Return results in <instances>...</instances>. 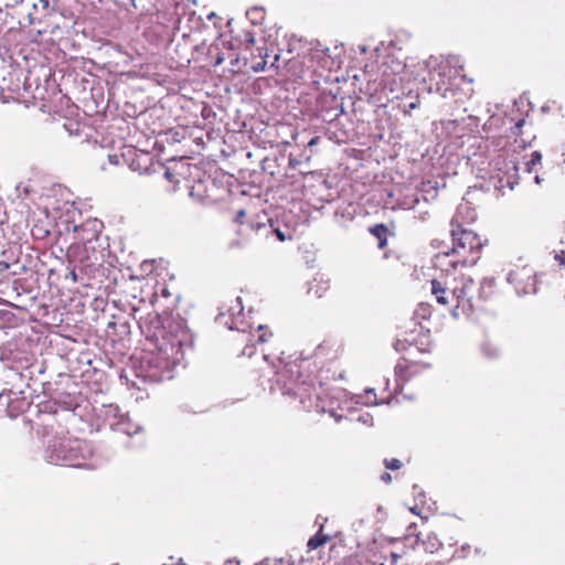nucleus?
<instances>
[{"label": "nucleus", "mask_w": 565, "mask_h": 565, "mask_svg": "<svg viewBox=\"0 0 565 565\" xmlns=\"http://www.w3.org/2000/svg\"><path fill=\"white\" fill-rule=\"evenodd\" d=\"M384 465L387 469H391V470H397L402 467V462L398 459H391V460L385 459Z\"/></svg>", "instance_id": "17"}, {"label": "nucleus", "mask_w": 565, "mask_h": 565, "mask_svg": "<svg viewBox=\"0 0 565 565\" xmlns=\"http://www.w3.org/2000/svg\"><path fill=\"white\" fill-rule=\"evenodd\" d=\"M242 354L248 358H252L254 355V343L249 344L247 343L245 348L242 351Z\"/></svg>", "instance_id": "18"}, {"label": "nucleus", "mask_w": 565, "mask_h": 565, "mask_svg": "<svg viewBox=\"0 0 565 565\" xmlns=\"http://www.w3.org/2000/svg\"><path fill=\"white\" fill-rule=\"evenodd\" d=\"M328 289H329L328 281H324L322 279H320V280L315 279L308 288V294L316 298H321L324 296V294L328 291Z\"/></svg>", "instance_id": "8"}, {"label": "nucleus", "mask_w": 565, "mask_h": 565, "mask_svg": "<svg viewBox=\"0 0 565 565\" xmlns=\"http://www.w3.org/2000/svg\"><path fill=\"white\" fill-rule=\"evenodd\" d=\"M527 111H523L515 102L500 120V130L507 136L497 138V147H500L497 154V179L499 185L497 190H512L519 182L520 163L523 164L524 172L531 174L536 172V167L541 166L542 154L533 151L527 159L526 140L522 138V127L526 122Z\"/></svg>", "instance_id": "1"}, {"label": "nucleus", "mask_w": 565, "mask_h": 565, "mask_svg": "<svg viewBox=\"0 0 565 565\" xmlns=\"http://www.w3.org/2000/svg\"><path fill=\"white\" fill-rule=\"evenodd\" d=\"M481 352L483 355L488 359H491L493 356V347L490 341H486L481 344Z\"/></svg>", "instance_id": "16"}, {"label": "nucleus", "mask_w": 565, "mask_h": 565, "mask_svg": "<svg viewBox=\"0 0 565 565\" xmlns=\"http://www.w3.org/2000/svg\"><path fill=\"white\" fill-rule=\"evenodd\" d=\"M264 328H265V327H264L263 324H259V326L257 327V331H258V332H259V331H263V330H264Z\"/></svg>", "instance_id": "33"}, {"label": "nucleus", "mask_w": 565, "mask_h": 565, "mask_svg": "<svg viewBox=\"0 0 565 565\" xmlns=\"http://www.w3.org/2000/svg\"><path fill=\"white\" fill-rule=\"evenodd\" d=\"M381 480H382V481H384V482H386V483H388V482H391L392 477H391V475H390L388 472H383V473L381 475Z\"/></svg>", "instance_id": "22"}, {"label": "nucleus", "mask_w": 565, "mask_h": 565, "mask_svg": "<svg viewBox=\"0 0 565 565\" xmlns=\"http://www.w3.org/2000/svg\"><path fill=\"white\" fill-rule=\"evenodd\" d=\"M33 10L41 11L43 13V17H46L50 13V0H39L38 2L33 3Z\"/></svg>", "instance_id": "15"}, {"label": "nucleus", "mask_w": 565, "mask_h": 565, "mask_svg": "<svg viewBox=\"0 0 565 565\" xmlns=\"http://www.w3.org/2000/svg\"><path fill=\"white\" fill-rule=\"evenodd\" d=\"M245 211L244 210H239L237 213H236V217H235V221L236 222H242L243 217L245 216Z\"/></svg>", "instance_id": "23"}, {"label": "nucleus", "mask_w": 565, "mask_h": 565, "mask_svg": "<svg viewBox=\"0 0 565 565\" xmlns=\"http://www.w3.org/2000/svg\"><path fill=\"white\" fill-rule=\"evenodd\" d=\"M452 316H454V317H457V316H458V315H457L456 309H455V310H452Z\"/></svg>", "instance_id": "37"}, {"label": "nucleus", "mask_w": 565, "mask_h": 565, "mask_svg": "<svg viewBox=\"0 0 565 565\" xmlns=\"http://www.w3.org/2000/svg\"><path fill=\"white\" fill-rule=\"evenodd\" d=\"M397 67L402 70V68H403V65L398 63V64H397Z\"/></svg>", "instance_id": "38"}, {"label": "nucleus", "mask_w": 565, "mask_h": 565, "mask_svg": "<svg viewBox=\"0 0 565 565\" xmlns=\"http://www.w3.org/2000/svg\"><path fill=\"white\" fill-rule=\"evenodd\" d=\"M322 526L323 524H320V530L318 531V533H316L312 537L309 539L307 544L309 550H316L323 545L324 543H327V541L329 540V535L322 534Z\"/></svg>", "instance_id": "11"}, {"label": "nucleus", "mask_w": 565, "mask_h": 565, "mask_svg": "<svg viewBox=\"0 0 565 565\" xmlns=\"http://www.w3.org/2000/svg\"><path fill=\"white\" fill-rule=\"evenodd\" d=\"M268 225L270 227L271 233H274L276 235L278 241L285 242L286 239L292 238L291 231L287 226H285V230H282L278 225V222H276L271 218L268 220Z\"/></svg>", "instance_id": "7"}, {"label": "nucleus", "mask_w": 565, "mask_h": 565, "mask_svg": "<svg viewBox=\"0 0 565 565\" xmlns=\"http://www.w3.org/2000/svg\"><path fill=\"white\" fill-rule=\"evenodd\" d=\"M431 294L436 296V300L440 305H448L449 299L447 295V289L443 287L441 282L437 280L431 281Z\"/></svg>", "instance_id": "9"}, {"label": "nucleus", "mask_w": 565, "mask_h": 565, "mask_svg": "<svg viewBox=\"0 0 565 565\" xmlns=\"http://www.w3.org/2000/svg\"><path fill=\"white\" fill-rule=\"evenodd\" d=\"M246 17L254 25H259L265 19V12L263 8L254 7L246 11Z\"/></svg>", "instance_id": "10"}, {"label": "nucleus", "mask_w": 565, "mask_h": 565, "mask_svg": "<svg viewBox=\"0 0 565 565\" xmlns=\"http://www.w3.org/2000/svg\"><path fill=\"white\" fill-rule=\"evenodd\" d=\"M508 281L513 284L518 291L525 292L527 286L533 285L532 270L526 267L511 270L508 274Z\"/></svg>", "instance_id": "6"}, {"label": "nucleus", "mask_w": 565, "mask_h": 565, "mask_svg": "<svg viewBox=\"0 0 565 565\" xmlns=\"http://www.w3.org/2000/svg\"><path fill=\"white\" fill-rule=\"evenodd\" d=\"M365 394H366V396H367V397H369L370 395H373V396H374V398L376 397V395H375V393H374V390H373V388H369V390H366V391H365ZM370 402H371V403H374V404L376 403V402H375V399H374V401H370Z\"/></svg>", "instance_id": "25"}, {"label": "nucleus", "mask_w": 565, "mask_h": 565, "mask_svg": "<svg viewBox=\"0 0 565 565\" xmlns=\"http://www.w3.org/2000/svg\"><path fill=\"white\" fill-rule=\"evenodd\" d=\"M418 107L417 102H412L406 106L405 113L408 114L411 110L416 109Z\"/></svg>", "instance_id": "21"}, {"label": "nucleus", "mask_w": 565, "mask_h": 565, "mask_svg": "<svg viewBox=\"0 0 565 565\" xmlns=\"http://www.w3.org/2000/svg\"><path fill=\"white\" fill-rule=\"evenodd\" d=\"M452 253L461 257L460 263L465 266H472L478 262L477 253L483 246L482 239L472 231L462 228L461 225H455L451 221Z\"/></svg>", "instance_id": "4"}, {"label": "nucleus", "mask_w": 565, "mask_h": 565, "mask_svg": "<svg viewBox=\"0 0 565 565\" xmlns=\"http://www.w3.org/2000/svg\"><path fill=\"white\" fill-rule=\"evenodd\" d=\"M266 56H267V54L263 57V60L260 62H258L256 65L253 66L255 72H262L265 70V66L267 64V62L265 60Z\"/></svg>", "instance_id": "19"}, {"label": "nucleus", "mask_w": 565, "mask_h": 565, "mask_svg": "<svg viewBox=\"0 0 565 565\" xmlns=\"http://www.w3.org/2000/svg\"><path fill=\"white\" fill-rule=\"evenodd\" d=\"M289 164H290V167H295V166H296V160L290 159V160H289Z\"/></svg>", "instance_id": "32"}, {"label": "nucleus", "mask_w": 565, "mask_h": 565, "mask_svg": "<svg viewBox=\"0 0 565 565\" xmlns=\"http://www.w3.org/2000/svg\"><path fill=\"white\" fill-rule=\"evenodd\" d=\"M359 420L362 422L363 424H366L369 422V415L366 416H360L359 417Z\"/></svg>", "instance_id": "27"}, {"label": "nucleus", "mask_w": 565, "mask_h": 565, "mask_svg": "<svg viewBox=\"0 0 565 565\" xmlns=\"http://www.w3.org/2000/svg\"><path fill=\"white\" fill-rule=\"evenodd\" d=\"M265 226H266V224H264V223H257L256 225H252V228L259 230V228L265 227Z\"/></svg>", "instance_id": "28"}, {"label": "nucleus", "mask_w": 565, "mask_h": 565, "mask_svg": "<svg viewBox=\"0 0 565 565\" xmlns=\"http://www.w3.org/2000/svg\"><path fill=\"white\" fill-rule=\"evenodd\" d=\"M0 265H1L2 267H4V268H8V267H9V265H8L7 263H1Z\"/></svg>", "instance_id": "35"}, {"label": "nucleus", "mask_w": 565, "mask_h": 565, "mask_svg": "<svg viewBox=\"0 0 565 565\" xmlns=\"http://www.w3.org/2000/svg\"><path fill=\"white\" fill-rule=\"evenodd\" d=\"M248 43H249V44H254V43H255V39L252 36V38L248 40Z\"/></svg>", "instance_id": "34"}, {"label": "nucleus", "mask_w": 565, "mask_h": 565, "mask_svg": "<svg viewBox=\"0 0 565 565\" xmlns=\"http://www.w3.org/2000/svg\"><path fill=\"white\" fill-rule=\"evenodd\" d=\"M224 565H239V562L238 561L230 559Z\"/></svg>", "instance_id": "29"}, {"label": "nucleus", "mask_w": 565, "mask_h": 565, "mask_svg": "<svg viewBox=\"0 0 565 565\" xmlns=\"http://www.w3.org/2000/svg\"><path fill=\"white\" fill-rule=\"evenodd\" d=\"M85 444L79 439L56 440L46 450V459L53 465L85 467Z\"/></svg>", "instance_id": "3"}, {"label": "nucleus", "mask_w": 565, "mask_h": 565, "mask_svg": "<svg viewBox=\"0 0 565 565\" xmlns=\"http://www.w3.org/2000/svg\"><path fill=\"white\" fill-rule=\"evenodd\" d=\"M28 19H29V24H34L35 23V18L33 17L32 12H30L28 14Z\"/></svg>", "instance_id": "26"}, {"label": "nucleus", "mask_w": 565, "mask_h": 565, "mask_svg": "<svg viewBox=\"0 0 565 565\" xmlns=\"http://www.w3.org/2000/svg\"><path fill=\"white\" fill-rule=\"evenodd\" d=\"M70 275H71L73 281L77 280V275H76L75 269H73Z\"/></svg>", "instance_id": "30"}, {"label": "nucleus", "mask_w": 565, "mask_h": 565, "mask_svg": "<svg viewBox=\"0 0 565 565\" xmlns=\"http://www.w3.org/2000/svg\"><path fill=\"white\" fill-rule=\"evenodd\" d=\"M534 180H535L537 183L540 182V179H539V175H537V174H535Z\"/></svg>", "instance_id": "36"}, {"label": "nucleus", "mask_w": 565, "mask_h": 565, "mask_svg": "<svg viewBox=\"0 0 565 565\" xmlns=\"http://www.w3.org/2000/svg\"><path fill=\"white\" fill-rule=\"evenodd\" d=\"M266 337H267V333H260V334L258 335V338H257L256 342H258V343H263V342H265V341L267 340V339H266Z\"/></svg>", "instance_id": "24"}, {"label": "nucleus", "mask_w": 565, "mask_h": 565, "mask_svg": "<svg viewBox=\"0 0 565 565\" xmlns=\"http://www.w3.org/2000/svg\"><path fill=\"white\" fill-rule=\"evenodd\" d=\"M493 280L483 279L479 289V297L484 300H490L493 296Z\"/></svg>", "instance_id": "12"}, {"label": "nucleus", "mask_w": 565, "mask_h": 565, "mask_svg": "<svg viewBox=\"0 0 565 565\" xmlns=\"http://www.w3.org/2000/svg\"><path fill=\"white\" fill-rule=\"evenodd\" d=\"M243 310H244V307H243V303H242V299L239 297H237L233 301V303L230 306V308H228V317H230L231 321L227 319L225 312H220L217 315V317H216V321L218 323H221V324L227 326L228 329H231V330L245 331L242 328V326H243V319H242Z\"/></svg>", "instance_id": "5"}, {"label": "nucleus", "mask_w": 565, "mask_h": 565, "mask_svg": "<svg viewBox=\"0 0 565 565\" xmlns=\"http://www.w3.org/2000/svg\"><path fill=\"white\" fill-rule=\"evenodd\" d=\"M239 246H241V244L238 241H234L231 243V247H239Z\"/></svg>", "instance_id": "31"}, {"label": "nucleus", "mask_w": 565, "mask_h": 565, "mask_svg": "<svg viewBox=\"0 0 565 565\" xmlns=\"http://www.w3.org/2000/svg\"><path fill=\"white\" fill-rule=\"evenodd\" d=\"M473 282L472 278L468 277V278H465V281H463V286L461 288H455L452 289L449 294L452 298H456L457 301H459L460 299H462L463 297L467 296V289H468V286L471 285Z\"/></svg>", "instance_id": "14"}, {"label": "nucleus", "mask_w": 565, "mask_h": 565, "mask_svg": "<svg viewBox=\"0 0 565 565\" xmlns=\"http://www.w3.org/2000/svg\"><path fill=\"white\" fill-rule=\"evenodd\" d=\"M370 231L379 239V247L383 248L386 245L387 227L384 224H377Z\"/></svg>", "instance_id": "13"}, {"label": "nucleus", "mask_w": 565, "mask_h": 565, "mask_svg": "<svg viewBox=\"0 0 565 565\" xmlns=\"http://www.w3.org/2000/svg\"><path fill=\"white\" fill-rule=\"evenodd\" d=\"M139 327L146 338L151 340L157 348L156 355L150 360V366L160 370L161 373L153 371L150 376L159 380L172 377L170 374L172 369L184 359L183 348L186 334L184 332L174 334L171 330L168 331L161 326L160 317L157 313L141 319Z\"/></svg>", "instance_id": "2"}, {"label": "nucleus", "mask_w": 565, "mask_h": 565, "mask_svg": "<svg viewBox=\"0 0 565 565\" xmlns=\"http://www.w3.org/2000/svg\"><path fill=\"white\" fill-rule=\"evenodd\" d=\"M555 260L558 262L561 266L565 267V252L562 250L559 254L555 255Z\"/></svg>", "instance_id": "20"}]
</instances>
